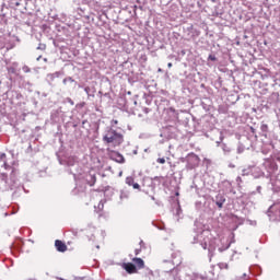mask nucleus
Instances as JSON below:
<instances>
[{"label":"nucleus","instance_id":"1","mask_svg":"<svg viewBox=\"0 0 280 280\" xmlns=\"http://www.w3.org/2000/svg\"><path fill=\"white\" fill-rule=\"evenodd\" d=\"M200 243L203 250H208V257L211 259L218 248V238L209 236V231H202L201 234L194 236L191 244Z\"/></svg>","mask_w":280,"mask_h":280},{"label":"nucleus","instance_id":"2","mask_svg":"<svg viewBox=\"0 0 280 280\" xmlns=\"http://www.w3.org/2000/svg\"><path fill=\"white\" fill-rule=\"evenodd\" d=\"M104 143H114V145H121L124 143V135L117 132L115 129H108L103 136Z\"/></svg>","mask_w":280,"mask_h":280},{"label":"nucleus","instance_id":"3","mask_svg":"<svg viewBox=\"0 0 280 280\" xmlns=\"http://www.w3.org/2000/svg\"><path fill=\"white\" fill-rule=\"evenodd\" d=\"M122 268L128 272V275H135L137 272V266L132 262H124Z\"/></svg>","mask_w":280,"mask_h":280},{"label":"nucleus","instance_id":"4","mask_svg":"<svg viewBox=\"0 0 280 280\" xmlns=\"http://www.w3.org/2000/svg\"><path fill=\"white\" fill-rule=\"evenodd\" d=\"M213 202H215L217 207L222 209L224 207V202H226V197H224L222 194H218L213 199Z\"/></svg>","mask_w":280,"mask_h":280},{"label":"nucleus","instance_id":"5","mask_svg":"<svg viewBox=\"0 0 280 280\" xmlns=\"http://www.w3.org/2000/svg\"><path fill=\"white\" fill-rule=\"evenodd\" d=\"M110 159L112 161H116V163H126V159L119 152H113Z\"/></svg>","mask_w":280,"mask_h":280},{"label":"nucleus","instance_id":"6","mask_svg":"<svg viewBox=\"0 0 280 280\" xmlns=\"http://www.w3.org/2000/svg\"><path fill=\"white\" fill-rule=\"evenodd\" d=\"M60 72H54V73H49L47 74L46 81L49 84V86H52L54 84V80H56V78H60Z\"/></svg>","mask_w":280,"mask_h":280},{"label":"nucleus","instance_id":"7","mask_svg":"<svg viewBox=\"0 0 280 280\" xmlns=\"http://www.w3.org/2000/svg\"><path fill=\"white\" fill-rule=\"evenodd\" d=\"M55 246L59 253H66L67 250V244H65L62 241L57 240L55 242Z\"/></svg>","mask_w":280,"mask_h":280},{"label":"nucleus","instance_id":"8","mask_svg":"<svg viewBox=\"0 0 280 280\" xmlns=\"http://www.w3.org/2000/svg\"><path fill=\"white\" fill-rule=\"evenodd\" d=\"M132 261L136 266V269L142 270V268H145V262L141 258H132Z\"/></svg>","mask_w":280,"mask_h":280},{"label":"nucleus","instance_id":"9","mask_svg":"<svg viewBox=\"0 0 280 280\" xmlns=\"http://www.w3.org/2000/svg\"><path fill=\"white\" fill-rule=\"evenodd\" d=\"M120 200H128V198H130V192L126 189L120 190V196H119Z\"/></svg>","mask_w":280,"mask_h":280},{"label":"nucleus","instance_id":"10","mask_svg":"<svg viewBox=\"0 0 280 280\" xmlns=\"http://www.w3.org/2000/svg\"><path fill=\"white\" fill-rule=\"evenodd\" d=\"M221 148L223 150L224 156H229L231 154L232 152L231 147H229L226 143H223Z\"/></svg>","mask_w":280,"mask_h":280},{"label":"nucleus","instance_id":"11","mask_svg":"<svg viewBox=\"0 0 280 280\" xmlns=\"http://www.w3.org/2000/svg\"><path fill=\"white\" fill-rule=\"evenodd\" d=\"M96 180L97 179H96L95 175H90V180H89L90 187H93V185H95Z\"/></svg>","mask_w":280,"mask_h":280},{"label":"nucleus","instance_id":"12","mask_svg":"<svg viewBox=\"0 0 280 280\" xmlns=\"http://www.w3.org/2000/svg\"><path fill=\"white\" fill-rule=\"evenodd\" d=\"M0 182H2V183H8V174H5V173H0Z\"/></svg>","mask_w":280,"mask_h":280},{"label":"nucleus","instance_id":"13","mask_svg":"<svg viewBox=\"0 0 280 280\" xmlns=\"http://www.w3.org/2000/svg\"><path fill=\"white\" fill-rule=\"evenodd\" d=\"M126 184L129 185V186H132V185L135 184V178H132V177H130V176L127 177V178H126Z\"/></svg>","mask_w":280,"mask_h":280},{"label":"nucleus","instance_id":"14","mask_svg":"<svg viewBox=\"0 0 280 280\" xmlns=\"http://www.w3.org/2000/svg\"><path fill=\"white\" fill-rule=\"evenodd\" d=\"M37 49H39L40 51H45L47 49V45L45 44H39Z\"/></svg>","mask_w":280,"mask_h":280},{"label":"nucleus","instance_id":"15","mask_svg":"<svg viewBox=\"0 0 280 280\" xmlns=\"http://www.w3.org/2000/svg\"><path fill=\"white\" fill-rule=\"evenodd\" d=\"M260 130H261V132H268V125L262 124V125L260 126Z\"/></svg>","mask_w":280,"mask_h":280},{"label":"nucleus","instance_id":"16","mask_svg":"<svg viewBox=\"0 0 280 280\" xmlns=\"http://www.w3.org/2000/svg\"><path fill=\"white\" fill-rule=\"evenodd\" d=\"M244 152V145L240 144L237 147V154H242Z\"/></svg>","mask_w":280,"mask_h":280},{"label":"nucleus","instance_id":"17","mask_svg":"<svg viewBox=\"0 0 280 280\" xmlns=\"http://www.w3.org/2000/svg\"><path fill=\"white\" fill-rule=\"evenodd\" d=\"M156 163H160L161 165H165V158H159L156 160Z\"/></svg>","mask_w":280,"mask_h":280},{"label":"nucleus","instance_id":"18","mask_svg":"<svg viewBox=\"0 0 280 280\" xmlns=\"http://www.w3.org/2000/svg\"><path fill=\"white\" fill-rule=\"evenodd\" d=\"M208 60L215 62V60H218V58L214 55H209Z\"/></svg>","mask_w":280,"mask_h":280},{"label":"nucleus","instance_id":"19","mask_svg":"<svg viewBox=\"0 0 280 280\" xmlns=\"http://www.w3.org/2000/svg\"><path fill=\"white\" fill-rule=\"evenodd\" d=\"M22 71H24V73H30V71H32V69H30V67H27V66H24L22 68Z\"/></svg>","mask_w":280,"mask_h":280},{"label":"nucleus","instance_id":"20","mask_svg":"<svg viewBox=\"0 0 280 280\" xmlns=\"http://www.w3.org/2000/svg\"><path fill=\"white\" fill-rule=\"evenodd\" d=\"M66 101L68 102V104H71V106L75 104L73 100H71V97H67Z\"/></svg>","mask_w":280,"mask_h":280},{"label":"nucleus","instance_id":"21","mask_svg":"<svg viewBox=\"0 0 280 280\" xmlns=\"http://www.w3.org/2000/svg\"><path fill=\"white\" fill-rule=\"evenodd\" d=\"M132 187H133V189H141V186L139 184H137V183H133Z\"/></svg>","mask_w":280,"mask_h":280},{"label":"nucleus","instance_id":"22","mask_svg":"<svg viewBox=\"0 0 280 280\" xmlns=\"http://www.w3.org/2000/svg\"><path fill=\"white\" fill-rule=\"evenodd\" d=\"M189 156H190V159H194L195 161H198V155L191 154V155H189Z\"/></svg>","mask_w":280,"mask_h":280},{"label":"nucleus","instance_id":"23","mask_svg":"<svg viewBox=\"0 0 280 280\" xmlns=\"http://www.w3.org/2000/svg\"><path fill=\"white\" fill-rule=\"evenodd\" d=\"M143 113H144L145 115H148V113H150V108L144 107V108H143Z\"/></svg>","mask_w":280,"mask_h":280},{"label":"nucleus","instance_id":"24","mask_svg":"<svg viewBox=\"0 0 280 280\" xmlns=\"http://www.w3.org/2000/svg\"><path fill=\"white\" fill-rule=\"evenodd\" d=\"M236 280H246V273H243V277L236 278Z\"/></svg>","mask_w":280,"mask_h":280},{"label":"nucleus","instance_id":"25","mask_svg":"<svg viewBox=\"0 0 280 280\" xmlns=\"http://www.w3.org/2000/svg\"><path fill=\"white\" fill-rule=\"evenodd\" d=\"M84 91H85V93L89 95V93H90V91H91V88L86 86V88L84 89Z\"/></svg>","mask_w":280,"mask_h":280},{"label":"nucleus","instance_id":"26","mask_svg":"<svg viewBox=\"0 0 280 280\" xmlns=\"http://www.w3.org/2000/svg\"><path fill=\"white\" fill-rule=\"evenodd\" d=\"M68 82H75V80H73V78L69 77L67 78Z\"/></svg>","mask_w":280,"mask_h":280},{"label":"nucleus","instance_id":"27","mask_svg":"<svg viewBox=\"0 0 280 280\" xmlns=\"http://www.w3.org/2000/svg\"><path fill=\"white\" fill-rule=\"evenodd\" d=\"M170 264V270H174V264H172V261L168 262Z\"/></svg>","mask_w":280,"mask_h":280},{"label":"nucleus","instance_id":"28","mask_svg":"<svg viewBox=\"0 0 280 280\" xmlns=\"http://www.w3.org/2000/svg\"><path fill=\"white\" fill-rule=\"evenodd\" d=\"M2 159H5V153L0 154V160L2 161Z\"/></svg>","mask_w":280,"mask_h":280},{"label":"nucleus","instance_id":"29","mask_svg":"<svg viewBox=\"0 0 280 280\" xmlns=\"http://www.w3.org/2000/svg\"><path fill=\"white\" fill-rule=\"evenodd\" d=\"M229 167H231V168L233 170V168H235V164L230 163V164H229Z\"/></svg>","mask_w":280,"mask_h":280},{"label":"nucleus","instance_id":"30","mask_svg":"<svg viewBox=\"0 0 280 280\" xmlns=\"http://www.w3.org/2000/svg\"><path fill=\"white\" fill-rule=\"evenodd\" d=\"M62 82H63V84H67L69 82V79L66 78V79H63Z\"/></svg>","mask_w":280,"mask_h":280},{"label":"nucleus","instance_id":"31","mask_svg":"<svg viewBox=\"0 0 280 280\" xmlns=\"http://www.w3.org/2000/svg\"><path fill=\"white\" fill-rule=\"evenodd\" d=\"M10 167V165H8V163L4 162V168L8 170Z\"/></svg>","mask_w":280,"mask_h":280},{"label":"nucleus","instance_id":"32","mask_svg":"<svg viewBox=\"0 0 280 280\" xmlns=\"http://www.w3.org/2000/svg\"><path fill=\"white\" fill-rule=\"evenodd\" d=\"M168 69H172V62L167 63Z\"/></svg>","mask_w":280,"mask_h":280},{"label":"nucleus","instance_id":"33","mask_svg":"<svg viewBox=\"0 0 280 280\" xmlns=\"http://www.w3.org/2000/svg\"><path fill=\"white\" fill-rule=\"evenodd\" d=\"M246 174H247V173H246V168H245V170H243V174H242V175H243V176H246Z\"/></svg>","mask_w":280,"mask_h":280},{"label":"nucleus","instance_id":"34","mask_svg":"<svg viewBox=\"0 0 280 280\" xmlns=\"http://www.w3.org/2000/svg\"><path fill=\"white\" fill-rule=\"evenodd\" d=\"M141 253V249H136V255H139Z\"/></svg>","mask_w":280,"mask_h":280},{"label":"nucleus","instance_id":"35","mask_svg":"<svg viewBox=\"0 0 280 280\" xmlns=\"http://www.w3.org/2000/svg\"><path fill=\"white\" fill-rule=\"evenodd\" d=\"M271 209H272V207H270L269 210H268V212H267L268 215H269V218H270V210H271Z\"/></svg>","mask_w":280,"mask_h":280},{"label":"nucleus","instance_id":"36","mask_svg":"<svg viewBox=\"0 0 280 280\" xmlns=\"http://www.w3.org/2000/svg\"><path fill=\"white\" fill-rule=\"evenodd\" d=\"M257 191H261V186H258V187H257Z\"/></svg>","mask_w":280,"mask_h":280},{"label":"nucleus","instance_id":"37","mask_svg":"<svg viewBox=\"0 0 280 280\" xmlns=\"http://www.w3.org/2000/svg\"><path fill=\"white\" fill-rule=\"evenodd\" d=\"M222 139H223V138L221 137V138H220V141H219V142H217V143H218V145H220V142L222 141Z\"/></svg>","mask_w":280,"mask_h":280},{"label":"nucleus","instance_id":"38","mask_svg":"<svg viewBox=\"0 0 280 280\" xmlns=\"http://www.w3.org/2000/svg\"><path fill=\"white\" fill-rule=\"evenodd\" d=\"M158 71L161 73V72H163V69L159 68V70H158Z\"/></svg>","mask_w":280,"mask_h":280},{"label":"nucleus","instance_id":"39","mask_svg":"<svg viewBox=\"0 0 280 280\" xmlns=\"http://www.w3.org/2000/svg\"><path fill=\"white\" fill-rule=\"evenodd\" d=\"M40 58H43V56L37 57V61L40 60Z\"/></svg>","mask_w":280,"mask_h":280},{"label":"nucleus","instance_id":"40","mask_svg":"<svg viewBox=\"0 0 280 280\" xmlns=\"http://www.w3.org/2000/svg\"><path fill=\"white\" fill-rule=\"evenodd\" d=\"M150 149H144V152H149Z\"/></svg>","mask_w":280,"mask_h":280},{"label":"nucleus","instance_id":"41","mask_svg":"<svg viewBox=\"0 0 280 280\" xmlns=\"http://www.w3.org/2000/svg\"><path fill=\"white\" fill-rule=\"evenodd\" d=\"M180 211V207L177 208V212Z\"/></svg>","mask_w":280,"mask_h":280},{"label":"nucleus","instance_id":"42","mask_svg":"<svg viewBox=\"0 0 280 280\" xmlns=\"http://www.w3.org/2000/svg\"><path fill=\"white\" fill-rule=\"evenodd\" d=\"M240 158L235 156V160L237 161Z\"/></svg>","mask_w":280,"mask_h":280},{"label":"nucleus","instance_id":"43","mask_svg":"<svg viewBox=\"0 0 280 280\" xmlns=\"http://www.w3.org/2000/svg\"><path fill=\"white\" fill-rule=\"evenodd\" d=\"M44 60H45V62H47V58H45Z\"/></svg>","mask_w":280,"mask_h":280},{"label":"nucleus","instance_id":"44","mask_svg":"<svg viewBox=\"0 0 280 280\" xmlns=\"http://www.w3.org/2000/svg\"><path fill=\"white\" fill-rule=\"evenodd\" d=\"M140 244H143V241H141Z\"/></svg>","mask_w":280,"mask_h":280},{"label":"nucleus","instance_id":"45","mask_svg":"<svg viewBox=\"0 0 280 280\" xmlns=\"http://www.w3.org/2000/svg\"><path fill=\"white\" fill-rule=\"evenodd\" d=\"M12 174H14V171H12Z\"/></svg>","mask_w":280,"mask_h":280},{"label":"nucleus","instance_id":"46","mask_svg":"<svg viewBox=\"0 0 280 280\" xmlns=\"http://www.w3.org/2000/svg\"><path fill=\"white\" fill-rule=\"evenodd\" d=\"M213 2H215V0H212Z\"/></svg>","mask_w":280,"mask_h":280}]
</instances>
